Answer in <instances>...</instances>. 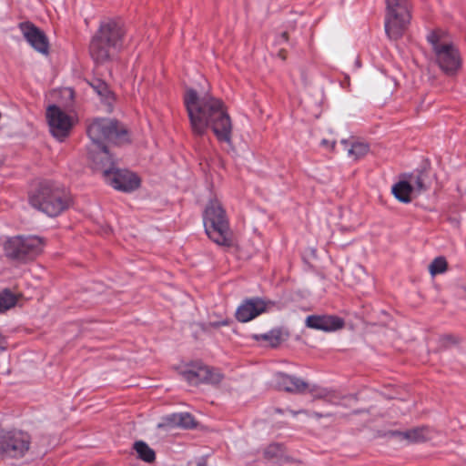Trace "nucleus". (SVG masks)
<instances>
[{"label": "nucleus", "mask_w": 466, "mask_h": 466, "mask_svg": "<svg viewBox=\"0 0 466 466\" xmlns=\"http://www.w3.org/2000/svg\"><path fill=\"white\" fill-rule=\"evenodd\" d=\"M274 303L259 297L244 299L236 310V319L240 322H248L268 310Z\"/></svg>", "instance_id": "obj_13"}, {"label": "nucleus", "mask_w": 466, "mask_h": 466, "mask_svg": "<svg viewBox=\"0 0 466 466\" xmlns=\"http://www.w3.org/2000/svg\"><path fill=\"white\" fill-rule=\"evenodd\" d=\"M280 37H281V40H283V41H287V40H288L287 33H282V34H281V35H280Z\"/></svg>", "instance_id": "obj_31"}, {"label": "nucleus", "mask_w": 466, "mask_h": 466, "mask_svg": "<svg viewBox=\"0 0 466 466\" xmlns=\"http://www.w3.org/2000/svg\"><path fill=\"white\" fill-rule=\"evenodd\" d=\"M208 237L218 246L230 247L232 236L226 210L218 199H210L203 212Z\"/></svg>", "instance_id": "obj_5"}, {"label": "nucleus", "mask_w": 466, "mask_h": 466, "mask_svg": "<svg viewBox=\"0 0 466 466\" xmlns=\"http://www.w3.org/2000/svg\"><path fill=\"white\" fill-rule=\"evenodd\" d=\"M43 246L42 238L37 236H15L6 240L5 252L8 258L26 261L39 255Z\"/></svg>", "instance_id": "obj_9"}, {"label": "nucleus", "mask_w": 466, "mask_h": 466, "mask_svg": "<svg viewBox=\"0 0 466 466\" xmlns=\"http://www.w3.org/2000/svg\"><path fill=\"white\" fill-rule=\"evenodd\" d=\"M391 191L394 197L402 203L410 202L411 197L414 196L412 187L403 175L400 176L399 182L392 186Z\"/></svg>", "instance_id": "obj_20"}, {"label": "nucleus", "mask_w": 466, "mask_h": 466, "mask_svg": "<svg viewBox=\"0 0 466 466\" xmlns=\"http://www.w3.org/2000/svg\"><path fill=\"white\" fill-rule=\"evenodd\" d=\"M46 119L51 134L59 141L69 136L75 125V119L56 105L47 107Z\"/></svg>", "instance_id": "obj_11"}, {"label": "nucleus", "mask_w": 466, "mask_h": 466, "mask_svg": "<svg viewBox=\"0 0 466 466\" xmlns=\"http://www.w3.org/2000/svg\"><path fill=\"white\" fill-rule=\"evenodd\" d=\"M276 411L279 412V413L282 412L280 409H277Z\"/></svg>", "instance_id": "obj_33"}, {"label": "nucleus", "mask_w": 466, "mask_h": 466, "mask_svg": "<svg viewBox=\"0 0 466 466\" xmlns=\"http://www.w3.org/2000/svg\"><path fill=\"white\" fill-rule=\"evenodd\" d=\"M282 452L281 445L274 443L268 446L264 451L266 458L273 459L278 457Z\"/></svg>", "instance_id": "obj_27"}, {"label": "nucleus", "mask_w": 466, "mask_h": 466, "mask_svg": "<svg viewBox=\"0 0 466 466\" xmlns=\"http://www.w3.org/2000/svg\"><path fill=\"white\" fill-rule=\"evenodd\" d=\"M197 466H205L203 463H198Z\"/></svg>", "instance_id": "obj_34"}, {"label": "nucleus", "mask_w": 466, "mask_h": 466, "mask_svg": "<svg viewBox=\"0 0 466 466\" xmlns=\"http://www.w3.org/2000/svg\"><path fill=\"white\" fill-rule=\"evenodd\" d=\"M291 415L296 416L298 413H300L301 411H293L291 410H288Z\"/></svg>", "instance_id": "obj_32"}, {"label": "nucleus", "mask_w": 466, "mask_h": 466, "mask_svg": "<svg viewBox=\"0 0 466 466\" xmlns=\"http://www.w3.org/2000/svg\"><path fill=\"white\" fill-rule=\"evenodd\" d=\"M134 450L137 453V457L145 462L151 463L156 459L155 451L145 441H136Z\"/></svg>", "instance_id": "obj_22"}, {"label": "nucleus", "mask_w": 466, "mask_h": 466, "mask_svg": "<svg viewBox=\"0 0 466 466\" xmlns=\"http://www.w3.org/2000/svg\"><path fill=\"white\" fill-rule=\"evenodd\" d=\"M275 382L279 390L292 393H302L308 388L307 382L301 379L282 372L275 374Z\"/></svg>", "instance_id": "obj_17"}, {"label": "nucleus", "mask_w": 466, "mask_h": 466, "mask_svg": "<svg viewBox=\"0 0 466 466\" xmlns=\"http://www.w3.org/2000/svg\"><path fill=\"white\" fill-rule=\"evenodd\" d=\"M87 135L92 140L93 149L89 157L94 163L98 160H110L111 154L106 142L122 144L128 141L127 131L118 121L110 118H96L87 127Z\"/></svg>", "instance_id": "obj_3"}, {"label": "nucleus", "mask_w": 466, "mask_h": 466, "mask_svg": "<svg viewBox=\"0 0 466 466\" xmlns=\"http://www.w3.org/2000/svg\"><path fill=\"white\" fill-rule=\"evenodd\" d=\"M436 435V431L428 426L416 427L405 431H390L388 436L394 437L407 443H421L431 441Z\"/></svg>", "instance_id": "obj_15"}, {"label": "nucleus", "mask_w": 466, "mask_h": 466, "mask_svg": "<svg viewBox=\"0 0 466 466\" xmlns=\"http://www.w3.org/2000/svg\"><path fill=\"white\" fill-rule=\"evenodd\" d=\"M19 28L27 43L42 55H47L49 43L46 34L30 22H23Z\"/></svg>", "instance_id": "obj_14"}, {"label": "nucleus", "mask_w": 466, "mask_h": 466, "mask_svg": "<svg viewBox=\"0 0 466 466\" xmlns=\"http://www.w3.org/2000/svg\"><path fill=\"white\" fill-rule=\"evenodd\" d=\"M305 323L308 328L325 332L336 331L345 325L342 318L334 315H310L307 317Z\"/></svg>", "instance_id": "obj_16"}, {"label": "nucleus", "mask_w": 466, "mask_h": 466, "mask_svg": "<svg viewBox=\"0 0 466 466\" xmlns=\"http://www.w3.org/2000/svg\"><path fill=\"white\" fill-rule=\"evenodd\" d=\"M91 86L102 98L108 99L110 97L111 92L106 82L100 79H96L91 83Z\"/></svg>", "instance_id": "obj_25"}, {"label": "nucleus", "mask_w": 466, "mask_h": 466, "mask_svg": "<svg viewBox=\"0 0 466 466\" xmlns=\"http://www.w3.org/2000/svg\"><path fill=\"white\" fill-rule=\"evenodd\" d=\"M340 142L344 146L345 150H347L349 157L355 160L366 156L370 150V146L367 143L356 139H341Z\"/></svg>", "instance_id": "obj_19"}, {"label": "nucleus", "mask_w": 466, "mask_h": 466, "mask_svg": "<svg viewBox=\"0 0 466 466\" xmlns=\"http://www.w3.org/2000/svg\"><path fill=\"white\" fill-rule=\"evenodd\" d=\"M94 164L96 168L102 170L106 182L117 190L130 192L140 185V179L135 173L115 167L112 156L110 160L102 159Z\"/></svg>", "instance_id": "obj_8"}, {"label": "nucleus", "mask_w": 466, "mask_h": 466, "mask_svg": "<svg viewBox=\"0 0 466 466\" xmlns=\"http://www.w3.org/2000/svg\"><path fill=\"white\" fill-rule=\"evenodd\" d=\"M183 378L192 385L199 383L218 384L222 380V374L215 369L201 363H195L182 370Z\"/></svg>", "instance_id": "obj_12"}, {"label": "nucleus", "mask_w": 466, "mask_h": 466, "mask_svg": "<svg viewBox=\"0 0 466 466\" xmlns=\"http://www.w3.org/2000/svg\"><path fill=\"white\" fill-rule=\"evenodd\" d=\"M321 397H324V398L328 399V400L330 401L333 404H337V405L340 404V401H339L334 395H330L328 392L322 394Z\"/></svg>", "instance_id": "obj_28"}, {"label": "nucleus", "mask_w": 466, "mask_h": 466, "mask_svg": "<svg viewBox=\"0 0 466 466\" xmlns=\"http://www.w3.org/2000/svg\"><path fill=\"white\" fill-rule=\"evenodd\" d=\"M165 420L166 423L171 427L191 429L196 425L194 417L187 412L174 413L168 415L166 417Z\"/></svg>", "instance_id": "obj_21"}, {"label": "nucleus", "mask_w": 466, "mask_h": 466, "mask_svg": "<svg viewBox=\"0 0 466 466\" xmlns=\"http://www.w3.org/2000/svg\"><path fill=\"white\" fill-rule=\"evenodd\" d=\"M440 69L449 76H455L461 67V57L458 48L445 39L441 31H432L427 35Z\"/></svg>", "instance_id": "obj_6"}, {"label": "nucleus", "mask_w": 466, "mask_h": 466, "mask_svg": "<svg viewBox=\"0 0 466 466\" xmlns=\"http://www.w3.org/2000/svg\"><path fill=\"white\" fill-rule=\"evenodd\" d=\"M447 269V261L442 257H438L433 259L430 265V272L431 275L443 273Z\"/></svg>", "instance_id": "obj_26"}, {"label": "nucleus", "mask_w": 466, "mask_h": 466, "mask_svg": "<svg viewBox=\"0 0 466 466\" xmlns=\"http://www.w3.org/2000/svg\"><path fill=\"white\" fill-rule=\"evenodd\" d=\"M29 201L33 208L46 215L56 217L69 208L72 199L66 187L55 183H45L30 196Z\"/></svg>", "instance_id": "obj_4"}, {"label": "nucleus", "mask_w": 466, "mask_h": 466, "mask_svg": "<svg viewBox=\"0 0 466 466\" xmlns=\"http://www.w3.org/2000/svg\"><path fill=\"white\" fill-rule=\"evenodd\" d=\"M321 146L332 149L335 147V141H329L328 139H322L320 142Z\"/></svg>", "instance_id": "obj_29"}, {"label": "nucleus", "mask_w": 466, "mask_h": 466, "mask_svg": "<svg viewBox=\"0 0 466 466\" xmlns=\"http://www.w3.org/2000/svg\"><path fill=\"white\" fill-rule=\"evenodd\" d=\"M279 56L282 59V60H285L286 56H285V54H284V51L283 50H280L279 52Z\"/></svg>", "instance_id": "obj_30"}, {"label": "nucleus", "mask_w": 466, "mask_h": 466, "mask_svg": "<svg viewBox=\"0 0 466 466\" xmlns=\"http://www.w3.org/2000/svg\"><path fill=\"white\" fill-rule=\"evenodd\" d=\"M16 303L15 296L8 289L0 291V312H4Z\"/></svg>", "instance_id": "obj_23"}, {"label": "nucleus", "mask_w": 466, "mask_h": 466, "mask_svg": "<svg viewBox=\"0 0 466 466\" xmlns=\"http://www.w3.org/2000/svg\"><path fill=\"white\" fill-rule=\"evenodd\" d=\"M31 446L30 435L23 431L0 433V456L20 459L25 456Z\"/></svg>", "instance_id": "obj_10"}, {"label": "nucleus", "mask_w": 466, "mask_h": 466, "mask_svg": "<svg viewBox=\"0 0 466 466\" xmlns=\"http://www.w3.org/2000/svg\"><path fill=\"white\" fill-rule=\"evenodd\" d=\"M257 339L267 342L271 347H277L281 341V333L279 330H270L257 336Z\"/></svg>", "instance_id": "obj_24"}, {"label": "nucleus", "mask_w": 466, "mask_h": 466, "mask_svg": "<svg viewBox=\"0 0 466 466\" xmlns=\"http://www.w3.org/2000/svg\"><path fill=\"white\" fill-rule=\"evenodd\" d=\"M184 104L194 135L202 137L209 127L218 141L231 143L232 122L222 100L208 94L200 96L189 88L185 93Z\"/></svg>", "instance_id": "obj_1"}, {"label": "nucleus", "mask_w": 466, "mask_h": 466, "mask_svg": "<svg viewBox=\"0 0 466 466\" xmlns=\"http://www.w3.org/2000/svg\"><path fill=\"white\" fill-rule=\"evenodd\" d=\"M385 32L390 39L398 40L403 35L411 19L409 1L385 0Z\"/></svg>", "instance_id": "obj_7"}, {"label": "nucleus", "mask_w": 466, "mask_h": 466, "mask_svg": "<svg viewBox=\"0 0 466 466\" xmlns=\"http://www.w3.org/2000/svg\"><path fill=\"white\" fill-rule=\"evenodd\" d=\"M126 29L119 19L106 18L100 22L89 43V55L96 64L109 61L124 47Z\"/></svg>", "instance_id": "obj_2"}, {"label": "nucleus", "mask_w": 466, "mask_h": 466, "mask_svg": "<svg viewBox=\"0 0 466 466\" xmlns=\"http://www.w3.org/2000/svg\"><path fill=\"white\" fill-rule=\"evenodd\" d=\"M402 175L412 187L414 197L420 195L430 187L429 172L425 169H416Z\"/></svg>", "instance_id": "obj_18"}]
</instances>
